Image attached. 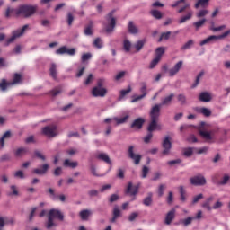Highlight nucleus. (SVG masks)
<instances>
[{
    "label": "nucleus",
    "mask_w": 230,
    "mask_h": 230,
    "mask_svg": "<svg viewBox=\"0 0 230 230\" xmlns=\"http://www.w3.org/2000/svg\"><path fill=\"white\" fill-rule=\"evenodd\" d=\"M159 119H151V122L147 128L148 132H154V130H161L162 126L158 123Z\"/></svg>",
    "instance_id": "11"
},
{
    "label": "nucleus",
    "mask_w": 230,
    "mask_h": 230,
    "mask_svg": "<svg viewBox=\"0 0 230 230\" xmlns=\"http://www.w3.org/2000/svg\"><path fill=\"white\" fill-rule=\"evenodd\" d=\"M42 133L48 137H55L56 136H58L57 126H47L42 128Z\"/></svg>",
    "instance_id": "5"
},
{
    "label": "nucleus",
    "mask_w": 230,
    "mask_h": 230,
    "mask_svg": "<svg viewBox=\"0 0 230 230\" xmlns=\"http://www.w3.org/2000/svg\"><path fill=\"white\" fill-rule=\"evenodd\" d=\"M213 200V197H209L204 201L201 205V208H204V209H207L208 211H211L213 209V207H211V202Z\"/></svg>",
    "instance_id": "26"
},
{
    "label": "nucleus",
    "mask_w": 230,
    "mask_h": 230,
    "mask_svg": "<svg viewBox=\"0 0 230 230\" xmlns=\"http://www.w3.org/2000/svg\"><path fill=\"white\" fill-rule=\"evenodd\" d=\"M10 86H12V84L6 82V79H3L2 82L0 83L1 91H6V89H8V87Z\"/></svg>",
    "instance_id": "37"
},
{
    "label": "nucleus",
    "mask_w": 230,
    "mask_h": 230,
    "mask_svg": "<svg viewBox=\"0 0 230 230\" xmlns=\"http://www.w3.org/2000/svg\"><path fill=\"white\" fill-rule=\"evenodd\" d=\"M183 155L186 157H191V155H193V148L192 147L185 148L183 151Z\"/></svg>",
    "instance_id": "47"
},
{
    "label": "nucleus",
    "mask_w": 230,
    "mask_h": 230,
    "mask_svg": "<svg viewBox=\"0 0 230 230\" xmlns=\"http://www.w3.org/2000/svg\"><path fill=\"white\" fill-rule=\"evenodd\" d=\"M65 53H66V55H70L71 57H73L76 53V50L75 49H68L66 46H63L59 48L58 50H56L57 55H65Z\"/></svg>",
    "instance_id": "10"
},
{
    "label": "nucleus",
    "mask_w": 230,
    "mask_h": 230,
    "mask_svg": "<svg viewBox=\"0 0 230 230\" xmlns=\"http://www.w3.org/2000/svg\"><path fill=\"white\" fill-rule=\"evenodd\" d=\"M177 100L181 105H186V95L181 93L177 96Z\"/></svg>",
    "instance_id": "44"
},
{
    "label": "nucleus",
    "mask_w": 230,
    "mask_h": 230,
    "mask_svg": "<svg viewBox=\"0 0 230 230\" xmlns=\"http://www.w3.org/2000/svg\"><path fill=\"white\" fill-rule=\"evenodd\" d=\"M63 164L66 168H76L78 166L77 162H71L69 159H66Z\"/></svg>",
    "instance_id": "31"
},
{
    "label": "nucleus",
    "mask_w": 230,
    "mask_h": 230,
    "mask_svg": "<svg viewBox=\"0 0 230 230\" xmlns=\"http://www.w3.org/2000/svg\"><path fill=\"white\" fill-rule=\"evenodd\" d=\"M11 136V133L10 131H6L3 137L0 138V145H1V148H4V139H9Z\"/></svg>",
    "instance_id": "38"
},
{
    "label": "nucleus",
    "mask_w": 230,
    "mask_h": 230,
    "mask_svg": "<svg viewBox=\"0 0 230 230\" xmlns=\"http://www.w3.org/2000/svg\"><path fill=\"white\" fill-rule=\"evenodd\" d=\"M170 35H172L171 31L162 33L161 37L158 40V42H161L163 39H164V40H168V39H170Z\"/></svg>",
    "instance_id": "45"
},
{
    "label": "nucleus",
    "mask_w": 230,
    "mask_h": 230,
    "mask_svg": "<svg viewBox=\"0 0 230 230\" xmlns=\"http://www.w3.org/2000/svg\"><path fill=\"white\" fill-rule=\"evenodd\" d=\"M145 46V40H138L136 44H135V49H137V51H141L142 48Z\"/></svg>",
    "instance_id": "49"
},
{
    "label": "nucleus",
    "mask_w": 230,
    "mask_h": 230,
    "mask_svg": "<svg viewBox=\"0 0 230 230\" xmlns=\"http://www.w3.org/2000/svg\"><path fill=\"white\" fill-rule=\"evenodd\" d=\"M144 204L145 206L152 205V194H149V196L144 199Z\"/></svg>",
    "instance_id": "57"
},
{
    "label": "nucleus",
    "mask_w": 230,
    "mask_h": 230,
    "mask_svg": "<svg viewBox=\"0 0 230 230\" xmlns=\"http://www.w3.org/2000/svg\"><path fill=\"white\" fill-rule=\"evenodd\" d=\"M121 216V210L119 209V207L115 206L113 208V217H115V218H119V217Z\"/></svg>",
    "instance_id": "50"
},
{
    "label": "nucleus",
    "mask_w": 230,
    "mask_h": 230,
    "mask_svg": "<svg viewBox=\"0 0 230 230\" xmlns=\"http://www.w3.org/2000/svg\"><path fill=\"white\" fill-rule=\"evenodd\" d=\"M54 218H58V220H64V214L58 209H51L49 212V221L47 224V228L51 229L55 226V223L53 222Z\"/></svg>",
    "instance_id": "2"
},
{
    "label": "nucleus",
    "mask_w": 230,
    "mask_h": 230,
    "mask_svg": "<svg viewBox=\"0 0 230 230\" xmlns=\"http://www.w3.org/2000/svg\"><path fill=\"white\" fill-rule=\"evenodd\" d=\"M202 199H204L203 194H199L197 196H194V198L192 199V204H197V202H199V200H202Z\"/></svg>",
    "instance_id": "55"
},
{
    "label": "nucleus",
    "mask_w": 230,
    "mask_h": 230,
    "mask_svg": "<svg viewBox=\"0 0 230 230\" xmlns=\"http://www.w3.org/2000/svg\"><path fill=\"white\" fill-rule=\"evenodd\" d=\"M28 29V25H24L21 30L13 31V35L10 39L7 40V46L14 42L19 37L24 35V31Z\"/></svg>",
    "instance_id": "4"
},
{
    "label": "nucleus",
    "mask_w": 230,
    "mask_h": 230,
    "mask_svg": "<svg viewBox=\"0 0 230 230\" xmlns=\"http://www.w3.org/2000/svg\"><path fill=\"white\" fill-rule=\"evenodd\" d=\"M206 22H207L206 19L199 20L198 22H195L193 23V26L195 27L196 30H200V28H202V26L206 24Z\"/></svg>",
    "instance_id": "35"
},
{
    "label": "nucleus",
    "mask_w": 230,
    "mask_h": 230,
    "mask_svg": "<svg viewBox=\"0 0 230 230\" xmlns=\"http://www.w3.org/2000/svg\"><path fill=\"white\" fill-rule=\"evenodd\" d=\"M8 197H17L19 195V190L15 187V185H12L10 187V190L7 192Z\"/></svg>",
    "instance_id": "30"
},
{
    "label": "nucleus",
    "mask_w": 230,
    "mask_h": 230,
    "mask_svg": "<svg viewBox=\"0 0 230 230\" xmlns=\"http://www.w3.org/2000/svg\"><path fill=\"white\" fill-rule=\"evenodd\" d=\"M96 157L97 159H100V161L107 163V164H112V162H111V158L109 157V155H107L106 153H99Z\"/></svg>",
    "instance_id": "23"
},
{
    "label": "nucleus",
    "mask_w": 230,
    "mask_h": 230,
    "mask_svg": "<svg viewBox=\"0 0 230 230\" xmlns=\"http://www.w3.org/2000/svg\"><path fill=\"white\" fill-rule=\"evenodd\" d=\"M132 93V87L129 85L128 86V88L126 90H121L120 91V95L119 97V101L121 102V100H123V98H125V96H127V94Z\"/></svg>",
    "instance_id": "29"
},
{
    "label": "nucleus",
    "mask_w": 230,
    "mask_h": 230,
    "mask_svg": "<svg viewBox=\"0 0 230 230\" xmlns=\"http://www.w3.org/2000/svg\"><path fill=\"white\" fill-rule=\"evenodd\" d=\"M161 116V104H155L151 108L150 118L151 119H159Z\"/></svg>",
    "instance_id": "9"
},
{
    "label": "nucleus",
    "mask_w": 230,
    "mask_h": 230,
    "mask_svg": "<svg viewBox=\"0 0 230 230\" xmlns=\"http://www.w3.org/2000/svg\"><path fill=\"white\" fill-rule=\"evenodd\" d=\"M211 24H212V27L210 28V30L212 31H222V30H226V25H221L219 27H213V26H215L214 22H212Z\"/></svg>",
    "instance_id": "46"
},
{
    "label": "nucleus",
    "mask_w": 230,
    "mask_h": 230,
    "mask_svg": "<svg viewBox=\"0 0 230 230\" xmlns=\"http://www.w3.org/2000/svg\"><path fill=\"white\" fill-rule=\"evenodd\" d=\"M93 58L92 53H85L82 55L81 60L82 62H87V60H91Z\"/></svg>",
    "instance_id": "48"
},
{
    "label": "nucleus",
    "mask_w": 230,
    "mask_h": 230,
    "mask_svg": "<svg viewBox=\"0 0 230 230\" xmlns=\"http://www.w3.org/2000/svg\"><path fill=\"white\" fill-rule=\"evenodd\" d=\"M141 186V184H137L135 187L132 185V182H128V188L126 192L129 193V195L135 196L137 195V192L139 191V187Z\"/></svg>",
    "instance_id": "13"
},
{
    "label": "nucleus",
    "mask_w": 230,
    "mask_h": 230,
    "mask_svg": "<svg viewBox=\"0 0 230 230\" xmlns=\"http://www.w3.org/2000/svg\"><path fill=\"white\" fill-rule=\"evenodd\" d=\"M181 3L183 4V6L179 9L178 13H182L186 8L190 7V4H186V0H178L171 5L172 8H176V6H181Z\"/></svg>",
    "instance_id": "15"
},
{
    "label": "nucleus",
    "mask_w": 230,
    "mask_h": 230,
    "mask_svg": "<svg viewBox=\"0 0 230 230\" xmlns=\"http://www.w3.org/2000/svg\"><path fill=\"white\" fill-rule=\"evenodd\" d=\"M49 169V165L48 164H44L40 168L34 169V173L37 175H46L48 173V170Z\"/></svg>",
    "instance_id": "18"
},
{
    "label": "nucleus",
    "mask_w": 230,
    "mask_h": 230,
    "mask_svg": "<svg viewBox=\"0 0 230 230\" xmlns=\"http://www.w3.org/2000/svg\"><path fill=\"white\" fill-rule=\"evenodd\" d=\"M222 206H224V203L222 201H217L213 205L212 209H220V208H222Z\"/></svg>",
    "instance_id": "62"
},
{
    "label": "nucleus",
    "mask_w": 230,
    "mask_h": 230,
    "mask_svg": "<svg viewBox=\"0 0 230 230\" xmlns=\"http://www.w3.org/2000/svg\"><path fill=\"white\" fill-rule=\"evenodd\" d=\"M161 61V59H159L158 58H155L151 63H150V66H149V68L150 69H154V67H155V66H157V64H159V62Z\"/></svg>",
    "instance_id": "52"
},
{
    "label": "nucleus",
    "mask_w": 230,
    "mask_h": 230,
    "mask_svg": "<svg viewBox=\"0 0 230 230\" xmlns=\"http://www.w3.org/2000/svg\"><path fill=\"white\" fill-rule=\"evenodd\" d=\"M140 93H142V96L145 98L146 96V84L143 83L140 88Z\"/></svg>",
    "instance_id": "61"
},
{
    "label": "nucleus",
    "mask_w": 230,
    "mask_h": 230,
    "mask_svg": "<svg viewBox=\"0 0 230 230\" xmlns=\"http://www.w3.org/2000/svg\"><path fill=\"white\" fill-rule=\"evenodd\" d=\"M193 220H195V217H189L183 219L181 221V224H183V226H190V224H191V222H193Z\"/></svg>",
    "instance_id": "51"
},
{
    "label": "nucleus",
    "mask_w": 230,
    "mask_h": 230,
    "mask_svg": "<svg viewBox=\"0 0 230 230\" xmlns=\"http://www.w3.org/2000/svg\"><path fill=\"white\" fill-rule=\"evenodd\" d=\"M182 61H179L178 63H176L174 66L169 70V76H175V75H177V73H179V71L182 69Z\"/></svg>",
    "instance_id": "14"
},
{
    "label": "nucleus",
    "mask_w": 230,
    "mask_h": 230,
    "mask_svg": "<svg viewBox=\"0 0 230 230\" xmlns=\"http://www.w3.org/2000/svg\"><path fill=\"white\" fill-rule=\"evenodd\" d=\"M128 154H129L130 159L134 160L135 164H139V163L141 161V155L134 154V146H129Z\"/></svg>",
    "instance_id": "16"
},
{
    "label": "nucleus",
    "mask_w": 230,
    "mask_h": 230,
    "mask_svg": "<svg viewBox=\"0 0 230 230\" xmlns=\"http://www.w3.org/2000/svg\"><path fill=\"white\" fill-rule=\"evenodd\" d=\"M126 75V72L125 71H121V72H119L116 75H115V80L117 82H119V80H121V78H123Z\"/></svg>",
    "instance_id": "58"
},
{
    "label": "nucleus",
    "mask_w": 230,
    "mask_h": 230,
    "mask_svg": "<svg viewBox=\"0 0 230 230\" xmlns=\"http://www.w3.org/2000/svg\"><path fill=\"white\" fill-rule=\"evenodd\" d=\"M93 46L98 49H102V48H103V40L100 38L95 39L93 41Z\"/></svg>",
    "instance_id": "39"
},
{
    "label": "nucleus",
    "mask_w": 230,
    "mask_h": 230,
    "mask_svg": "<svg viewBox=\"0 0 230 230\" xmlns=\"http://www.w3.org/2000/svg\"><path fill=\"white\" fill-rule=\"evenodd\" d=\"M166 189V186L162 184L159 186L158 188V197H163V195L164 194V190Z\"/></svg>",
    "instance_id": "56"
},
{
    "label": "nucleus",
    "mask_w": 230,
    "mask_h": 230,
    "mask_svg": "<svg viewBox=\"0 0 230 230\" xmlns=\"http://www.w3.org/2000/svg\"><path fill=\"white\" fill-rule=\"evenodd\" d=\"M199 135L203 139H206V141H212L213 139V132L211 131L199 130Z\"/></svg>",
    "instance_id": "20"
},
{
    "label": "nucleus",
    "mask_w": 230,
    "mask_h": 230,
    "mask_svg": "<svg viewBox=\"0 0 230 230\" xmlns=\"http://www.w3.org/2000/svg\"><path fill=\"white\" fill-rule=\"evenodd\" d=\"M209 4V0H199L195 4V8H206Z\"/></svg>",
    "instance_id": "33"
},
{
    "label": "nucleus",
    "mask_w": 230,
    "mask_h": 230,
    "mask_svg": "<svg viewBox=\"0 0 230 230\" xmlns=\"http://www.w3.org/2000/svg\"><path fill=\"white\" fill-rule=\"evenodd\" d=\"M28 149L26 148H19L16 150L15 152V155H17V157H22V155H25V154H27Z\"/></svg>",
    "instance_id": "43"
},
{
    "label": "nucleus",
    "mask_w": 230,
    "mask_h": 230,
    "mask_svg": "<svg viewBox=\"0 0 230 230\" xmlns=\"http://www.w3.org/2000/svg\"><path fill=\"white\" fill-rule=\"evenodd\" d=\"M193 17V11H189L186 15L182 16L179 21V24H184L186 21H190Z\"/></svg>",
    "instance_id": "27"
},
{
    "label": "nucleus",
    "mask_w": 230,
    "mask_h": 230,
    "mask_svg": "<svg viewBox=\"0 0 230 230\" xmlns=\"http://www.w3.org/2000/svg\"><path fill=\"white\" fill-rule=\"evenodd\" d=\"M195 111L199 114H202L203 116H205L206 118H209V116H211V110H209L208 108H195Z\"/></svg>",
    "instance_id": "19"
},
{
    "label": "nucleus",
    "mask_w": 230,
    "mask_h": 230,
    "mask_svg": "<svg viewBox=\"0 0 230 230\" xmlns=\"http://www.w3.org/2000/svg\"><path fill=\"white\" fill-rule=\"evenodd\" d=\"M173 218H175V209H172L169 211L165 217V224L170 226L172 222H173Z\"/></svg>",
    "instance_id": "21"
},
{
    "label": "nucleus",
    "mask_w": 230,
    "mask_h": 230,
    "mask_svg": "<svg viewBox=\"0 0 230 230\" xmlns=\"http://www.w3.org/2000/svg\"><path fill=\"white\" fill-rule=\"evenodd\" d=\"M106 21H108L109 25L106 26L107 33H111L116 27V17H114V11L110 12L106 16Z\"/></svg>",
    "instance_id": "3"
},
{
    "label": "nucleus",
    "mask_w": 230,
    "mask_h": 230,
    "mask_svg": "<svg viewBox=\"0 0 230 230\" xmlns=\"http://www.w3.org/2000/svg\"><path fill=\"white\" fill-rule=\"evenodd\" d=\"M173 98H175V94L171 93L170 95L162 99L161 107H163V105H171L172 102H173Z\"/></svg>",
    "instance_id": "24"
},
{
    "label": "nucleus",
    "mask_w": 230,
    "mask_h": 230,
    "mask_svg": "<svg viewBox=\"0 0 230 230\" xmlns=\"http://www.w3.org/2000/svg\"><path fill=\"white\" fill-rule=\"evenodd\" d=\"M194 42L193 40H190L189 41H187L182 47L181 49H190V48H191V46H193Z\"/></svg>",
    "instance_id": "54"
},
{
    "label": "nucleus",
    "mask_w": 230,
    "mask_h": 230,
    "mask_svg": "<svg viewBox=\"0 0 230 230\" xmlns=\"http://www.w3.org/2000/svg\"><path fill=\"white\" fill-rule=\"evenodd\" d=\"M217 40H218L217 36L212 35L206 38L202 41H200L199 46H206V44H212V42H217Z\"/></svg>",
    "instance_id": "22"
},
{
    "label": "nucleus",
    "mask_w": 230,
    "mask_h": 230,
    "mask_svg": "<svg viewBox=\"0 0 230 230\" xmlns=\"http://www.w3.org/2000/svg\"><path fill=\"white\" fill-rule=\"evenodd\" d=\"M37 12V5H21L16 10L17 15H22V17H31Z\"/></svg>",
    "instance_id": "1"
},
{
    "label": "nucleus",
    "mask_w": 230,
    "mask_h": 230,
    "mask_svg": "<svg viewBox=\"0 0 230 230\" xmlns=\"http://www.w3.org/2000/svg\"><path fill=\"white\" fill-rule=\"evenodd\" d=\"M208 13H209V11L208 9H203L196 13V17H198V19H200L201 17H206Z\"/></svg>",
    "instance_id": "42"
},
{
    "label": "nucleus",
    "mask_w": 230,
    "mask_h": 230,
    "mask_svg": "<svg viewBox=\"0 0 230 230\" xmlns=\"http://www.w3.org/2000/svg\"><path fill=\"white\" fill-rule=\"evenodd\" d=\"M150 13L155 17V19H163V13L160 11L152 10Z\"/></svg>",
    "instance_id": "41"
},
{
    "label": "nucleus",
    "mask_w": 230,
    "mask_h": 230,
    "mask_svg": "<svg viewBox=\"0 0 230 230\" xmlns=\"http://www.w3.org/2000/svg\"><path fill=\"white\" fill-rule=\"evenodd\" d=\"M49 72H50V76H52L54 80H57V65L55 63L51 65Z\"/></svg>",
    "instance_id": "36"
},
{
    "label": "nucleus",
    "mask_w": 230,
    "mask_h": 230,
    "mask_svg": "<svg viewBox=\"0 0 230 230\" xmlns=\"http://www.w3.org/2000/svg\"><path fill=\"white\" fill-rule=\"evenodd\" d=\"M123 48L124 50L128 53L130 51V49L132 48V43L128 40H125L123 42Z\"/></svg>",
    "instance_id": "40"
},
{
    "label": "nucleus",
    "mask_w": 230,
    "mask_h": 230,
    "mask_svg": "<svg viewBox=\"0 0 230 230\" xmlns=\"http://www.w3.org/2000/svg\"><path fill=\"white\" fill-rule=\"evenodd\" d=\"M92 215H93V211L88 209L82 210L79 213V217L83 220H89V217H91Z\"/></svg>",
    "instance_id": "25"
},
{
    "label": "nucleus",
    "mask_w": 230,
    "mask_h": 230,
    "mask_svg": "<svg viewBox=\"0 0 230 230\" xmlns=\"http://www.w3.org/2000/svg\"><path fill=\"white\" fill-rule=\"evenodd\" d=\"M148 172H150V169L148 167L144 166L142 169V178L146 179V175H148Z\"/></svg>",
    "instance_id": "60"
},
{
    "label": "nucleus",
    "mask_w": 230,
    "mask_h": 230,
    "mask_svg": "<svg viewBox=\"0 0 230 230\" xmlns=\"http://www.w3.org/2000/svg\"><path fill=\"white\" fill-rule=\"evenodd\" d=\"M61 93H62V88H55L50 92V94H52V96H58V94H60Z\"/></svg>",
    "instance_id": "59"
},
{
    "label": "nucleus",
    "mask_w": 230,
    "mask_h": 230,
    "mask_svg": "<svg viewBox=\"0 0 230 230\" xmlns=\"http://www.w3.org/2000/svg\"><path fill=\"white\" fill-rule=\"evenodd\" d=\"M92 94L94 96V98H103L107 95V88L95 86L92 90Z\"/></svg>",
    "instance_id": "7"
},
{
    "label": "nucleus",
    "mask_w": 230,
    "mask_h": 230,
    "mask_svg": "<svg viewBox=\"0 0 230 230\" xmlns=\"http://www.w3.org/2000/svg\"><path fill=\"white\" fill-rule=\"evenodd\" d=\"M128 118H130L128 115H126L123 118H118V117H114V118H108L104 119V123H114L115 121V127H117V125H123V123H127Z\"/></svg>",
    "instance_id": "6"
},
{
    "label": "nucleus",
    "mask_w": 230,
    "mask_h": 230,
    "mask_svg": "<svg viewBox=\"0 0 230 230\" xmlns=\"http://www.w3.org/2000/svg\"><path fill=\"white\" fill-rule=\"evenodd\" d=\"M199 100L200 102H208L211 100V93L208 92H203L199 94Z\"/></svg>",
    "instance_id": "28"
},
{
    "label": "nucleus",
    "mask_w": 230,
    "mask_h": 230,
    "mask_svg": "<svg viewBox=\"0 0 230 230\" xmlns=\"http://www.w3.org/2000/svg\"><path fill=\"white\" fill-rule=\"evenodd\" d=\"M21 82V75L15 74L13 82H11V85H15V84H19Z\"/></svg>",
    "instance_id": "53"
},
{
    "label": "nucleus",
    "mask_w": 230,
    "mask_h": 230,
    "mask_svg": "<svg viewBox=\"0 0 230 230\" xmlns=\"http://www.w3.org/2000/svg\"><path fill=\"white\" fill-rule=\"evenodd\" d=\"M145 123V119L143 118H138L133 121L131 124V128L135 130H141L143 128V125Z\"/></svg>",
    "instance_id": "17"
},
{
    "label": "nucleus",
    "mask_w": 230,
    "mask_h": 230,
    "mask_svg": "<svg viewBox=\"0 0 230 230\" xmlns=\"http://www.w3.org/2000/svg\"><path fill=\"white\" fill-rule=\"evenodd\" d=\"M190 183L193 186H205L206 184V178L203 175H197L190 178Z\"/></svg>",
    "instance_id": "8"
},
{
    "label": "nucleus",
    "mask_w": 230,
    "mask_h": 230,
    "mask_svg": "<svg viewBox=\"0 0 230 230\" xmlns=\"http://www.w3.org/2000/svg\"><path fill=\"white\" fill-rule=\"evenodd\" d=\"M128 31L129 33H132L133 35H136V33L139 32V30L137 27L135 26L134 22H129L128 23Z\"/></svg>",
    "instance_id": "32"
},
{
    "label": "nucleus",
    "mask_w": 230,
    "mask_h": 230,
    "mask_svg": "<svg viewBox=\"0 0 230 230\" xmlns=\"http://www.w3.org/2000/svg\"><path fill=\"white\" fill-rule=\"evenodd\" d=\"M163 148V155H168V154H170V150L172 149V142H170V137H167L164 139Z\"/></svg>",
    "instance_id": "12"
},
{
    "label": "nucleus",
    "mask_w": 230,
    "mask_h": 230,
    "mask_svg": "<svg viewBox=\"0 0 230 230\" xmlns=\"http://www.w3.org/2000/svg\"><path fill=\"white\" fill-rule=\"evenodd\" d=\"M35 155L36 157H38V159H41V161H46V155H44L42 153L36 151Z\"/></svg>",
    "instance_id": "63"
},
{
    "label": "nucleus",
    "mask_w": 230,
    "mask_h": 230,
    "mask_svg": "<svg viewBox=\"0 0 230 230\" xmlns=\"http://www.w3.org/2000/svg\"><path fill=\"white\" fill-rule=\"evenodd\" d=\"M156 57L155 58H158L161 60L163 58V55H164V47H159L155 49Z\"/></svg>",
    "instance_id": "34"
},
{
    "label": "nucleus",
    "mask_w": 230,
    "mask_h": 230,
    "mask_svg": "<svg viewBox=\"0 0 230 230\" xmlns=\"http://www.w3.org/2000/svg\"><path fill=\"white\" fill-rule=\"evenodd\" d=\"M209 150V147L208 146H204V147H201L199 149L197 150V154H206L207 152H208Z\"/></svg>",
    "instance_id": "64"
}]
</instances>
